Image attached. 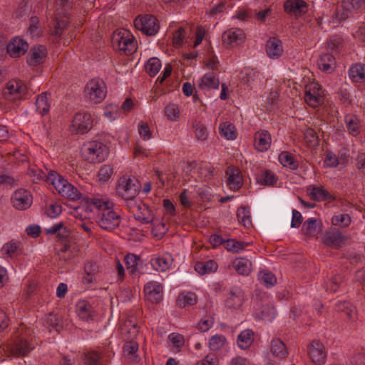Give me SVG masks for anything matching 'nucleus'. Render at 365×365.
<instances>
[{
    "label": "nucleus",
    "mask_w": 365,
    "mask_h": 365,
    "mask_svg": "<svg viewBox=\"0 0 365 365\" xmlns=\"http://www.w3.org/2000/svg\"><path fill=\"white\" fill-rule=\"evenodd\" d=\"M101 356L96 351H91L85 354V365H99Z\"/></svg>",
    "instance_id": "60"
},
{
    "label": "nucleus",
    "mask_w": 365,
    "mask_h": 365,
    "mask_svg": "<svg viewBox=\"0 0 365 365\" xmlns=\"http://www.w3.org/2000/svg\"><path fill=\"white\" fill-rule=\"evenodd\" d=\"M245 38V34L241 29H230L222 35L223 43L231 47L240 44Z\"/></svg>",
    "instance_id": "17"
},
{
    "label": "nucleus",
    "mask_w": 365,
    "mask_h": 365,
    "mask_svg": "<svg viewBox=\"0 0 365 365\" xmlns=\"http://www.w3.org/2000/svg\"><path fill=\"white\" fill-rule=\"evenodd\" d=\"M15 334V340L11 346V352L16 357L25 356L33 349L29 342L31 332L26 327L21 326L17 329Z\"/></svg>",
    "instance_id": "2"
},
{
    "label": "nucleus",
    "mask_w": 365,
    "mask_h": 365,
    "mask_svg": "<svg viewBox=\"0 0 365 365\" xmlns=\"http://www.w3.org/2000/svg\"><path fill=\"white\" fill-rule=\"evenodd\" d=\"M128 207L135 220L143 223H150L153 221L154 216L152 211L143 202H130Z\"/></svg>",
    "instance_id": "11"
},
{
    "label": "nucleus",
    "mask_w": 365,
    "mask_h": 365,
    "mask_svg": "<svg viewBox=\"0 0 365 365\" xmlns=\"http://www.w3.org/2000/svg\"><path fill=\"white\" fill-rule=\"evenodd\" d=\"M61 241V244L63 246L61 251H67L68 250H76V243L74 240L69 235V232L68 231V236L65 237H61L59 239Z\"/></svg>",
    "instance_id": "59"
},
{
    "label": "nucleus",
    "mask_w": 365,
    "mask_h": 365,
    "mask_svg": "<svg viewBox=\"0 0 365 365\" xmlns=\"http://www.w3.org/2000/svg\"><path fill=\"white\" fill-rule=\"evenodd\" d=\"M349 76L354 82H363L365 81L364 65L356 63L351 66L349 70Z\"/></svg>",
    "instance_id": "34"
},
{
    "label": "nucleus",
    "mask_w": 365,
    "mask_h": 365,
    "mask_svg": "<svg viewBox=\"0 0 365 365\" xmlns=\"http://www.w3.org/2000/svg\"><path fill=\"white\" fill-rule=\"evenodd\" d=\"M319 68L326 73H331L335 68V58L331 54L321 55L317 62Z\"/></svg>",
    "instance_id": "27"
},
{
    "label": "nucleus",
    "mask_w": 365,
    "mask_h": 365,
    "mask_svg": "<svg viewBox=\"0 0 365 365\" xmlns=\"http://www.w3.org/2000/svg\"><path fill=\"white\" fill-rule=\"evenodd\" d=\"M85 91L91 101L98 103L106 97V86L103 81L92 79L86 84Z\"/></svg>",
    "instance_id": "8"
},
{
    "label": "nucleus",
    "mask_w": 365,
    "mask_h": 365,
    "mask_svg": "<svg viewBox=\"0 0 365 365\" xmlns=\"http://www.w3.org/2000/svg\"><path fill=\"white\" fill-rule=\"evenodd\" d=\"M343 277L340 274H336L331 278L330 282L327 283V287L331 292H335L338 290L339 284L342 282Z\"/></svg>",
    "instance_id": "64"
},
{
    "label": "nucleus",
    "mask_w": 365,
    "mask_h": 365,
    "mask_svg": "<svg viewBox=\"0 0 365 365\" xmlns=\"http://www.w3.org/2000/svg\"><path fill=\"white\" fill-rule=\"evenodd\" d=\"M93 127V119L90 113L81 112L74 116L72 122L73 131L77 134H84Z\"/></svg>",
    "instance_id": "15"
},
{
    "label": "nucleus",
    "mask_w": 365,
    "mask_h": 365,
    "mask_svg": "<svg viewBox=\"0 0 365 365\" xmlns=\"http://www.w3.org/2000/svg\"><path fill=\"white\" fill-rule=\"evenodd\" d=\"M219 131L220 134L227 140H235L237 135L235 125L230 122L221 123Z\"/></svg>",
    "instance_id": "39"
},
{
    "label": "nucleus",
    "mask_w": 365,
    "mask_h": 365,
    "mask_svg": "<svg viewBox=\"0 0 365 365\" xmlns=\"http://www.w3.org/2000/svg\"><path fill=\"white\" fill-rule=\"evenodd\" d=\"M210 242L213 249H225L227 251H239L241 250H252V242H239L233 239L225 240L221 236L212 235L210 238Z\"/></svg>",
    "instance_id": "5"
},
{
    "label": "nucleus",
    "mask_w": 365,
    "mask_h": 365,
    "mask_svg": "<svg viewBox=\"0 0 365 365\" xmlns=\"http://www.w3.org/2000/svg\"><path fill=\"white\" fill-rule=\"evenodd\" d=\"M237 217L238 221L245 227H249L252 226V220L249 209L245 207H240L237 210Z\"/></svg>",
    "instance_id": "41"
},
{
    "label": "nucleus",
    "mask_w": 365,
    "mask_h": 365,
    "mask_svg": "<svg viewBox=\"0 0 365 365\" xmlns=\"http://www.w3.org/2000/svg\"><path fill=\"white\" fill-rule=\"evenodd\" d=\"M46 55V49L43 46L34 48L29 53L27 62L29 65L36 66L43 61Z\"/></svg>",
    "instance_id": "26"
},
{
    "label": "nucleus",
    "mask_w": 365,
    "mask_h": 365,
    "mask_svg": "<svg viewBox=\"0 0 365 365\" xmlns=\"http://www.w3.org/2000/svg\"><path fill=\"white\" fill-rule=\"evenodd\" d=\"M165 116L170 120H177L179 118L180 111L178 106L175 104H169L165 108L164 110Z\"/></svg>",
    "instance_id": "54"
},
{
    "label": "nucleus",
    "mask_w": 365,
    "mask_h": 365,
    "mask_svg": "<svg viewBox=\"0 0 365 365\" xmlns=\"http://www.w3.org/2000/svg\"><path fill=\"white\" fill-rule=\"evenodd\" d=\"M68 22L69 21L68 16L56 17L54 25V30L52 31L53 34L58 36H61L63 30L68 26Z\"/></svg>",
    "instance_id": "48"
},
{
    "label": "nucleus",
    "mask_w": 365,
    "mask_h": 365,
    "mask_svg": "<svg viewBox=\"0 0 365 365\" xmlns=\"http://www.w3.org/2000/svg\"><path fill=\"white\" fill-rule=\"evenodd\" d=\"M351 222V217L347 214L335 215L331 218V223L334 225L348 226Z\"/></svg>",
    "instance_id": "58"
},
{
    "label": "nucleus",
    "mask_w": 365,
    "mask_h": 365,
    "mask_svg": "<svg viewBox=\"0 0 365 365\" xmlns=\"http://www.w3.org/2000/svg\"><path fill=\"white\" fill-rule=\"evenodd\" d=\"M120 330L121 335L123 336L125 339L135 338L138 333L135 318L130 317L126 319L120 326Z\"/></svg>",
    "instance_id": "23"
},
{
    "label": "nucleus",
    "mask_w": 365,
    "mask_h": 365,
    "mask_svg": "<svg viewBox=\"0 0 365 365\" xmlns=\"http://www.w3.org/2000/svg\"><path fill=\"white\" fill-rule=\"evenodd\" d=\"M113 169L110 165H103L98 172L99 180L106 182L113 175Z\"/></svg>",
    "instance_id": "57"
},
{
    "label": "nucleus",
    "mask_w": 365,
    "mask_h": 365,
    "mask_svg": "<svg viewBox=\"0 0 365 365\" xmlns=\"http://www.w3.org/2000/svg\"><path fill=\"white\" fill-rule=\"evenodd\" d=\"M302 230L307 236H315L322 230L321 223L316 219L310 218L304 222Z\"/></svg>",
    "instance_id": "29"
},
{
    "label": "nucleus",
    "mask_w": 365,
    "mask_h": 365,
    "mask_svg": "<svg viewBox=\"0 0 365 365\" xmlns=\"http://www.w3.org/2000/svg\"><path fill=\"white\" fill-rule=\"evenodd\" d=\"M225 342V338L222 335H215L210 339L209 346L210 349L213 351L219 350L222 348Z\"/></svg>",
    "instance_id": "55"
},
{
    "label": "nucleus",
    "mask_w": 365,
    "mask_h": 365,
    "mask_svg": "<svg viewBox=\"0 0 365 365\" xmlns=\"http://www.w3.org/2000/svg\"><path fill=\"white\" fill-rule=\"evenodd\" d=\"M135 180L127 176L120 178L118 180L117 192L126 200H133L138 194V187Z\"/></svg>",
    "instance_id": "10"
},
{
    "label": "nucleus",
    "mask_w": 365,
    "mask_h": 365,
    "mask_svg": "<svg viewBox=\"0 0 365 365\" xmlns=\"http://www.w3.org/2000/svg\"><path fill=\"white\" fill-rule=\"evenodd\" d=\"M160 61L158 58H151L145 64V68L150 76H154L160 70Z\"/></svg>",
    "instance_id": "49"
},
{
    "label": "nucleus",
    "mask_w": 365,
    "mask_h": 365,
    "mask_svg": "<svg viewBox=\"0 0 365 365\" xmlns=\"http://www.w3.org/2000/svg\"><path fill=\"white\" fill-rule=\"evenodd\" d=\"M304 101L311 107L315 108L323 101L321 86L313 81L306 85L304 88Z\"/></svg>",
    "instance_id": "12"
},
{
    "label": "nucleus",
    "mask_w": 365,
    "mask_h": 365,
    "mask_svg": "<svg viewBox=\"0 0 365 365\" xmlns=\"http://www.w3.org/2000/svg\"><path fill=\"white\" fill-rule=\"evenodd\" d=\"M227 175H228L227 183L232 190H238L242 185L241 177L238 174L237 170H227Z\"/></svg>",
    "instance_id": "43"
},
{
    "label": "nucleus",
    "mask_w": 365,
    "mask_h": 365,
    "mask_svg": "<svg viewBox=\"0 0 365 365\" xmlns=\"http://www.w3.org/2000/svg\"><path fill=\"white\" fill-rule=\"evenodd\" d=\"M217 265L216 262L212 260H209L206 262H198L195 265V269L200 274H205L212 271L216 270Z\"/></svg>",
    "instance_id": "40"
},
{
    "label": "nucleus",
    "mask_w": 365,
    "mask_h": 365,
    "mask_svg": "<svg viewBox=\"0 0 365 365\" xmlns=\"http://www.w3.org/2000/svg\"><path fill=\"white\" fill-rule=\"evenodd\" d=\"M91 204L98 210H101V212L103 209L110 208L112 204L107 200L103 198L93 197L91 200Z\"/></svg>",
    "instance_id": "61"
},
{
    "label": "nucleus",
    "mask_w": 365,
    "mask_h": 365,
    "mask_svg": "<svg viewBox=\"0 0 365 365\" xmlns=\"http://www.w3.org/2000/svg\"><path fill=\"white\" fill-rule=\"evenodd\" d=\"M243 302V294L240 289L231 290L230 296L225 301V305L229 309H236L240 307Z\"/></svg>",
    "instance_id": "28"
},
{
    "label": "nucleus",
    "mask_w": 365,
    "mask_h": 365,
    "mask_svg": "<svg viewBox=\"0 0 365 365\" xmlns=\"http://www.w3.org/2000/svg\"><path fill=\"white\" fill-rule=\"evenodd\" d=\"M68 230H66L63 227V224L62 222L53 225L50 228L46 230V232L48 234H57V237L58 240L61 237H65L68 236Z\"/></svg>",
    "instance_id": "50"
},
{
    "label": "nucleus",
    "mask_w": 365,
    "mask_h": 365,
    "mask_svg": "<svg viewBox=\"0 0 365 365\" xmlns=\"http://www.w3.org/2000/svg\"><path fill=\"white\" fill-rule=\"evenodd\" d=\"M135 27L148 36L155 35L159 30L158 20L153 15L138 16L134 21Z\"/></svg>",
    "instance_id": "7"
},
{
    "label": "nucleus",
    "mask_w": 365,
    "mask_h": 365,
    "mask_svg": "<svg viewBox=\"0 0 365 365\" xmlns=\"http://www.w3.org/2000/svg\"><path fill=\"white\" fill-rule=\"evenodd\" d=\"M279 160L283 166L288 167L292 170H295L298 168V163L294 160L292 155L288 152L281 153L279 155Z\"/></svg>",
    "instance_id": "42"
},
{
    "label": "nucleus",
    "mask_w": 365,
    "mask_h": 365,
    "mask_svg": "<svg viewBox=\"0 0 365 365\" xmlns=\"http://www.w3.org/2000/svg\"><path fill=\"white\" fill-rule=\"evenodd\" d=\"M76 312L78 317L83 321L93 319L96 314L91 304L86 300H80L76 303Z\"/></svg>",
    "instance_id": "22"
},
{
    "label": "nucleus",
    "mask_w": 365,
    "mask_h": 365,
    "mask_svg": "<svg viewBox=\"0 0 365 365\" xmlns=\"http://www.w3.org/2000/svg\"><path fill=\"white\" fill-rule=\"evenodd\" d=\"M27 93L26 85L21 80L9 81L3 90L5 99L10 101L21 99Z\"/></svg>",
    "instance_id": "6"
},
{
    "label": "nucleus",
    "mask_w": 365,
    "mask_h": 365,
    "mask_svg": "<svg viewBox=\"0 0 365 365\" xmlns=\"http://www.w3.org/2000/svg\"><path fill=\"white\" fill-rule=\"evenodd\" d=\"M276 312L274 307L272 304L263 306L260 312L258 314L259 317L264 321L271 322L274 319Z\"/></svg>",
    "instance_id": "47"
},
{
    "label": "nucleus",
    "mask_w": 365,
    "mask_h": 365,
    "mask_svg": "<svg viewBox=\"0 0 365 365\" xmlns=\"http://www.w3.org/2000/svg\"><path fill=\"white\" fill-rule=\"evenodd\" d=\"M254 331L251 329H246L240 332L237 338V344L242 349L249 348L254 341Z\"/></svg>",
    "instance_id": "36"
},
{
    "label": "nucleus",
    "mask_w": 365,
    "mask_h": 365,
    "mask_svg": "<svg viewBox=\"0 0 365 365\" xmlns=\"http://www.w3.org/2000/svg\"><path fill=\"white\" fill-rule=\"evenodd\" d=\"M120 216L113 210V209H103L99 214L98 225L99 226L108 231H112L118 227L120 223Z\"/></svg>",
    "instance_id": "9"
},
{
    "label": "nucleus",
    "mask_w": 365,
    "mask_h": 365,
    "mask_svg": "<svg viewBox=\"0 0 365 365\" xmlns=\"http://www.w3.org/2000/svg\"><path fill=\"white\" fill-rule=\"evenodd\" d=\"M193 127L195 128V136L198 140H205L207 138V130L203 124L197 122L194 124Z\"/></svg>",
    "instance_id": "56"
},
{
    "label": "nucleus",
    "mask_w": 365,
    "mask_h": 365,
    "mask_svg": "<svg viewBox=\"0 0 365 365\" xmlns=\"http://www.w3.org/2000/svg\"><path fill=\"white\" fill-rule=\"evenodd\" d=\"M346 126L349 134L356 136L360 133V120L353 114H348L344 117Z\"/></svg>",
    "instance_id": "30"
},
{
    "label": "nucleus",
    "mask_w": 365,
    "mask_h": 365,
    "mask_svg": "<svg viewBox=\"0 0 365 365\" xmlns=\"http://www.w3.org/2000/svg\"><path fill=\"white\" fill-rule=\"evenodd\" d=\"M144 291L149 300L158 302L162 299L163 285L155 282H150L145 285Z\"/></svg>",
    "instance_id": "24"
},
{
    "label": "nucleus",
    "mask_w": 365,
    "mask_h": 365,
    "mask_svg": "<svg viewBox=\"0 0 365 365\" xmlns=\"http://www.w3.org/2000/svg\"><path fill=\"white\" fill-rule=\"evenodd\" d=\"M219 86L220 81L212 73H208L204 75L199 83L200 88L202 90L218 88Z\"/></svg>",
    "instance_id": "31"
},
{
    "label": "nucleus",
    "mask_w": 365,
    "mask_h": 365,
    "mask_svg": "<svg viewBox=\"0 0 365 365\" xmlns=\"http://www.w3.org/2000/svg\"><path fill=\"white\" fill-rule=\"evenodd\" d=\"M304 138L307 143H309L311 146L317 145L319 143V136L315 130L307 128L304 130Z\"/></svg>",
    "instance_id": "51"
},
{
    "label": "nucleus",
    "mask_w": 365,
    "mask_h": 365,
    "mask_svg": "<svg viewBox=\"0 0 365 365\" xmlns=\"http://www.w3.org/2000/svg\"><path fill=\"white\" fill-rule=\"evenodd\" d=\"M11 202L15 209L25 210L31 206L33 197L29 190L21 188L13 193Z\"/></svg>",
    "instance_id": "14"
},
{
    "label": "nucleus",
    "mask_w": 365,
    "mask_h": 365,
    "mask_svg": "<svg viewBox=\"0 0 365 365\" xmlns=\"http://www.w3.org/2000/svg\"><path fill=\"white\" fill-rule=\"evenodd\" d=\"M272 143L270 133L264 130H261L255 134L254 145L259 151L264 152L267 150Z\"/></svg>",
    "instance_id": "20"
},
{
    "label": "nucleus",
    "mask_w": 365,
    "mask_h": 365,
    "mask_svg": "<svg viewBox=\"0 0 365 365\" xmlns=\"http://www.w3.org/2000/svg\"><path fill=\"white\" fill-rule=\"evenodd\" d=\"M307 7V4L303 0H287L284 4L286 12L297 16L305 14Z\"/></svg>",
    "instance_id": "21"
},
{
    "label": "nucleus",
    "mask_w": 365,
    "mask_h": 365,
    "mask_svg": "<svg viewBox=\"0 0 365 365\" xmlns=\"http://www.w3.org/2000/svg\"><path fill=\"white\" fill-rule=\"evenodd\" d=\"M347 240V237L338 230L326 231L322 237L323 244L329 248L339 249Z\"/></svg>",
    "instance_id": "13"
},
{
    "label": "nucleus",
    "mask_w": 365,
    "mask_h": 365,
    "mask_svg": "<svg viewBox=\"0 0 365 365\" xmlns=\"http://www.w3.org/2000/svg\"><path fill=\"white\" fill-rule=\"evenodd\" d=\"M138 349V345L135 341L128 342L123 346L124 355L133 361H138L136 352Z\"/></svg>",
    "instance_id": "44"
},
{
    "label": "nucleus",
    "mask_w": 365,
    "mask_h": 365,
    "mask_svg": "<svg viewBox=\"0 0 365 365\" xmlns=\"http://www.w3.org/2000/svg\"><path fill=\"white\" fill-rule=\"evenodd\" d=\"M258 280L259 281L260 284L267 288H271L274 287L277 282L275 275L267 269H264L259 272Z\"/></svg>",
    "instance_id": "37"
},
{
    "label": "nucleus",
    "mask_w": 365,
    "mask_h": 365,
    "mask_svg": "<svg viewBox=\"0 0 365 365\" xmlns=\"http://www.w3.org/2000/svg\"><path fill=\"white\" fill-rule=\"evenodd\" d=\"M171 262L170 257H161L153 259L152 265L156 270L163 272L170 267Z\"/></svg>",
    "instance_id": "46"
},
{
    "label": "nucleus",
    "mask_w": 365,
    "mask_h": 365,
    "mask_svg": "<svg viewBox=\"0 0 365 365\" xmlns=\"http://www.w3.org/2000/svg\"><path fill=\"white\" fill-rule=\"evenodd\" d=\"M113 46L125 55L129 56L135 52L137 43L133 36L127 30L115 33L113 37Z\"/></svg>",
    "instance_id": "4"
},
{
    "label": "nucleus",
    "mask_w": 365,
    "mask_h": 365,
    "mask_svg": "<svg viewBox=\"0 0 365 365\" xmlns=\"http://www.w3.org/2000/svg\"><path fill=\"white\" fill-rule=\"evenodd\" d=\"M168 339L177 350H178L180 347L184 345V337L180 334L172 333L168 336Z\"/></svg>",
    "instance_id": "63"
},
{
    "label": "nucleus",
    "mask_w": 365,
    "mask_h": 365,
    "mask_svg": "<svg viewBox=\"0 0 365 365\" xmlns=\"http://www.w3.org/2000/svg\"><path fill=\"white\" fill-rule=\"evenodd\" d=\"M324 163L328 166L336 167L339 165H344L346 163V160L345 158H338L334 154L328 153L326 155Z\"/></svg>",
    "instance_id": "53"
},
{
    "label": "nucleus",
    "mask_w": 365,
    "mask_h": 365,
    "mask_svg": "<svg viewBox=\"0 0 365 365\" xmlns=\"http://www.w3.org/2000/svg\"><path fill=\"white\" fill-rule=\"evenodd\" d=\"M29 48V44L23 39L14 38L7 46V52L14 58L24 55Z\"/></svg>",
    "instance_id": "18"
},
{
    "label": "nucleus",
    "mask_w": 365,
    "mask_h": 365,
    "mask_svg": "<svg viewBox=\"0 0 365 365\" xmlns=\"http://www.w3.org/2000/svg\"><path fill=\"white\" fill-rule=\"evenodd\" d=\"M82 155L83 158L89 163H100L107 156L108 148L101 142H88L82 148Z\"/></svg>",
    "instance_id": "3"
},
{
    "label": "nucleus",
    "mask_w": 365,
    "mask_h": 365,
    "mask_svg": "<svg viewBox=\"0 0 365 365\" xmlns=\"http://www.w3.org/2000/svg\"><path fill=\"white\" fill-rule=\"evenodd\" d=\"M48 96H51V94L42 93L36 98V110L41 115L47 114L49 111L50 103Z\"/></svg>",
    "instance_id": "38"
},
{
    "label": "nucleus",
    "mask_w": 365,
    "mask_h": 365,
    "mask_svg": "<svg viewBox=\"0 0 365 365\" xmlns=\"http://www.w3.org/2000/svg\"><path fill=\"white\" fill-rule=\"evenodd\" d=\"M168 228L165 223L158 222L155 224L154 227L152 229V232L154 237L160 239L166 233Z\"/></svg>",
    "instance_id": "62"
},
{
    "label": "nucleus",
    "mask_w": 365,
    "mask_h": 365,
    "mask_svg": "<svg viewBox=\"0 0 365 365\" xmlns=\"http://www.w3.org/2000/svg\"><path fill=\"white\" fill-rule=\"evenodd\" d=\"M178 302L180 307H185L187 305H193L197 302V296L192 292L180 294L178 297Z\"/></svg>",
    "instance_id": "45"
},
{
    "label": "nucleus",
    "mask_w": 365,
    "mask_h": 365,
    "mask_svg": "<svg viewBox=\"0 0 365 365\" xmlns=\"http://www.w3.org/2000/svg\"><path fill=\"white\" fill-rule=\"evenodd\" d=\"M266 51L270 58H279L283 53L282 41L276 38H269L266 43Z\"/></svg>",
    "instance_id": "25"
},
{
    "label": "nucleus",
    "mask_w": 365,
    "mask_h": 365,
    "mask_svg": "<svg viewBox=\"0 0 365 365\" xmlns=\"http://www.w3.org/2000/svg\"><path fill=\"white\" fill-rule=\"evenodd\" d=\"M308 354L314 363L322 364L325 362L327 353L324 344L319 341H312L308 347Z\"/></svg>",
    "instance_id": "16"
},
{
    "label": "nucleus",
    "mask_w": 365,
    "mask_h": 365,
    "mask_svg": "<svg viewBox=\"0 0 365 365\" xmlns=\"http://www.w3.org/2000/svg\"><path fill=\"white\" fill-rule=\"evenodd\" d=\"M277 181L275 175L269 170L263 172L257 178V182L264 185H272Z\"/></svg>",
    "instance_id": "52"
},
{
    "label": "nucleus",
    "mask_w": 365,
    "mask_h": 365,
    "mask_svg": "<svg viewBox=\"0 0 365 365\" xmlns=\"http://www.w3.org/2000/svg\"><path fill=\"white\" fill-rule=\"evenodd\" d=\"M233 268L242 275H247L251 272L252 263L246 258L240 257L232 262Z\"/></svg>",
    "instance_id": "33"
},
{
    "label": "nucleus",
    "mask_w": 365,
    "mask_h": 365,
    "mask_svg": "<svg viewBox=\"0 0 365 365\" xmlns=\"http://www.w3.org/2000/svg\"><path fill=\"white\" fill-rule=\"evenodd\" d=\"M47 180L63 197L73 201L78 200L81 198L82 195L78 188L69 183L56 172L50 171L48 173Z\"/></svg>",
    "instance_id": "1"
},
{
    "label": "nucleus",
    "mask_w": 365,
    "mask_h": 365,
    "mask_svg": "<svg viewBox=\"0 0 365 365\" xmlns=\"http://www.w3.org/2000/svg\"><path fill=\"white\" fill-rule=\"evenodd\" d=\"M270 351L273 356L280 359L285 358L288 354L286 345L279 339H274L272 341Z\"/></svg>",
    "instance_id": "35"
},
{
    "label": "nucleus",
    "mask_w": 365,
    "mask_h": 365,
    "mask_svg": "<svg viewBox=\"0 0 365 365\" xmlns=\"http://www.w3.org/2000/svg\"><path fill=\"white\" fill-rule=\"evenodd\" d=\"M354 10V0H342L340 7L336 9L334 16V22L339 24L346 20Z\"/></svg>",
    "instance_id": "19"
},
{
    "label": "nucleus",
    "mask_w": 365,
    "mask_h": 365,
    "mask_svg": "<svg viewBox=\"0 0 365 365\" xmlns=\"http://www.w3.org/2000/svg\"><path fill=\"white\" fill-rule=\"evenodd\" d=\"M307 193L310 197L314 200H327L333 199V197L329 192L323 189L322 187L309 186L307 188Z\"/></svg>",
    "instance_id": "32"
}]
</instances>
